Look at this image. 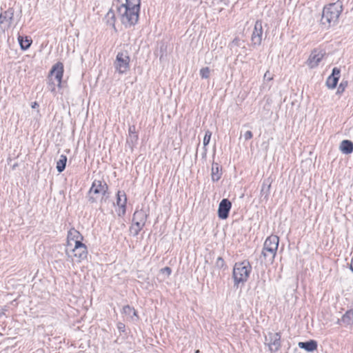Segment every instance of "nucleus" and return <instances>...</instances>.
<instances>
[{
  "label": "nucleus",
  "mask_w": 353,
  "mask_h": 353,
  "mask_svg": "<svg viewBox=\"0 0 353 353\" xmlns=\"http://www.w3.org/2000/svg\"><path fill=\"white\" fill-rule=\"evenodd\" d=\"M88 194V201L90 203H94L97 201L98 196L97 195H101L99 210L103 212L104 211L103 205L110 198V192H108V185L107 183L103 180L94 179Z\"/></svg>",
  "instance_id": "f257e3e1"
},
{
  "label": "nucleus",
  "mask_w": 353,
  "mask_h": 353,
  "mask_svg": "<svg viewBox=\"0 0 353 353\" xmlns=\"http://www.w3.org/2000/svg\"><path fill=\"white\" fill-rule=\"evenodd\" d=\"M343 10L342 2L339 1L325 6L321 19V24L327 28L336 25Z\"/></svg>",
  "instance_id": "f03ea898"
},
{
  "label": "nucleus",
  "mask_w": 353,
  "mask_h": 353,
  "mask_svg": "<svg viewBox=\"0 0 353 353\" xmlns=\"http://www.w3.org/2000/svg\"><path fill=\"white\" fill-rule=\"evenodd\" d=\"M117 12L122 24L125 28H130L137 23L140 10L121 4L117 8Z\"/></svg>",
  "instance_id": "7ed1b4c3"
},
{
  "label": "nucleus",
  "mask_w": 353,
  "mask_h": 353,
  "mask_svg": "<svg viewBox=\"0 0 353 353\" xmlns=\"http://www.w3.org/2000/svg\"><path fill=\"white\" fill-rule=\"evenodd\" d=\"M252 272V266L250 262L244 260L242 262H237L234 264L232 278L234 279V285L239 287L240 283H245Z\"/></svg>",
  "instance_id": "20e7f679"
},
{
  "label": "nucleus",
  "mask_w": 353,
  "mask_h": 353,
  "mask_svg": "<svg viewBox=\"0 0 353 353\" xmlns=\"http://www.w3.org/2000/svg\"><path fill=\"white\" fill-rule=\"evenodd\" d=\"M279 242V238L276 235H271L265 239L261 252V256L263 257L265 263L272 264L274 262Z\"/></svg>",
  "instance_id": "39448f33"
},
{
  "label": "nucleus",
  "mask_w": 353,
  "mask_h": 353,
  "mask_svg": "<svg viewBox=\"0 0 353 353\" xmlns=\"http://www.w3.org/2000/svg\"><path fill=\"white\" fill-rule=\"evenodd\" d=\"M68 238L74 240V247L71 249L74 256L77 258L79 261L85 259L88 256V249L86 245L81 241L83 236L77 230L72 229L68 232Z\"/></svg>",
  "instance_id": "423d86ee"
},
{
  "label": "nucleus",
  "mask_w": 353,
  "mask_h": 353,
  "mask_svg": "<svg viewBox=\"0 0 353 353\" xmlns=\"http://www.w3.org/2000/svg\"><path fill=\"white\" fill-rule=\"evenodd\" d=\"M130 58L127 51L119 52L116 56L113 65L119 74H126L130 69Z\"/></svg>",
  "instance_id": "0eeeda50"
},
{
  "label": "nucleus",
  "mask_w": 353,
  "mask_h": 353,
  "mask_svg": "<svg viewBox=\"0 0 353 353\" xmlns=\"http://www.w3.org/2000/svg\"><path fill=\"white\" fill-rule=\"evenodd\" d=\"M281 334L280 332H269L265 336V344L272 352H278L281 347Z\"/></svg>",
  "instance_id": "6e6552de"
},
{
  "label": "nucleus",
  "mask_w": 353,
  "mask_h": 353,
  "mask_svg": "<svg viewBox=\"0 0 353 353\" xmlns=\"http://www.w3.org/2000/svg\"><path fill=\"white\" fill-rule=\"evenodd\" d=\"M263 26L261 20H256L251 36V46L257 48L261 46L263 36Z\"/></svg>",
  "instance_id": "1a4fd4ad"
},
{
  "label": "nucleus",
  "mask_w": 353,
  "mask_h": 353,
  "mask_svg": "<svg viewBox=\"0 0 353 353\" xmlns=\"http://www.w3.org/2000/svg\"><path fill=\"white\" fill-rule=\"evenodd\" d=\"M232 207L231 202L228 199L221 200L219 205L218 216L221 219H225L228 217Z\"/></svg>",
  "instance_id": "9d476101"
},
{
  "label": "nucleus",
  "mask_w": 353,
  "mask_h": 353,
  "mask_svg": "<svg viewBox=\"0 0 353 353\" xmlns=\"http://www.w3.org/2000/svg\"><path fill=\"white\" fill-rule=\"evenodd\" d=\"M14 18V10L8 8L0 14V26L4 24V28L10 27Z\"/></svg>",
  "instance_id": "9b49d317"
},
{
  "label": "nucleus",
  "mask_w": 353,
  "mask_h": 353,
  "mask_svg": "<svg viewBox=\"0 0 353 353\" xmlns=\"http://www.w3.org/2000/svg\"><path fill=\"white\" fill-rule=\"evenodd\" d=\"M127 196L124 191L119 190L117 194V205L120 208L118 215L123 216L126 212Z\"/></svg>",
  "instance_id": "f8f14e48"
},
{
  "label": "nucleus",
  "mask_w": 353,
  "mask_h": 353,
  "mask_svg": "<svg viewBox=\"0 0 353 353\" xmlns=\"http://www.w3.org/2000/svg\"><path fill=\"white\" fill-rule=\"evenodd\" d=\"M63 64L61 62H57L54 64L50 70V74L54 75V78L57 80L58 87H61V80L63 75Z\"/></svg>",
  "instance_id": "ddd939ff"
},
{
  "label": "nucleus",
  "mask_w": 353,
  "mask_h": 353,
  "mask_svg": "<svg viewBox=\"0 0 353 353\" xmlns=\"http://www.w3.org/2000/svg\"><path fill=\"white\" fill-rule=\"evenodd\" d=\"M324 54L325 53L322 52V51H317L316 50H313L307 59V65L310 68L316 67L322 60Z\"/></svg>",
  "instance_id": "4468645a"
},
{
  "label": "nucleus",
  "mask_w": 353,
  "mask_h": 353,
  "mask_svg": "<svg viewBox=\"0 0 353 353\" xmlns=\"http://www.w3.org/2000/svg\"><path fill=\"white\" fill-rule=\"evenodd\" d=\"M341 70L338 68H334L332 69V74L327 77L326 80V85L330 89H334L336 88L339 77H340Z\"/></svg>",
  "instance_id": "2eb2a0df"
},
{
  "label": "nucleus",
  "mask_w": 353,
  "mask_h": 353,
  "mask_svg": "<svg viewBox=\"0 0 353 353\" xmlns=\"http://www.w3.org/2000/svg\"><path fill=\"white\" fill-rule=\"evenodd\" d=\"M272 180L270 178L265 179L261 185V199L262 201H268L270 194V188Z\"/></svg>",
  "instance_id": "dca6fc26"
},
{
  "label": "nucleus",
  "mask_w": 353,
  "mask_h": 353,
  "mask_svg": "<svg viewBox=\"0 0 353 353\" xmlns=\"http://www.w3.org/2000/svg\"><path fill=\"white\" fill-rule=\"evenodd\" d=\"M298 346L307 352H312L317 349L318 343L315 340L311 339L307 341L299 342Z\"/></svg>",
  "instance_id": "f3484780"
},
{
  "label": "nucleus",
  "mask_w": 353,
  "mask_h": 353,
  "mask_svg": "<svg viewBox=\"0 0 353 353\" xmlns=\"http://www.w3.org/2000/svg\"><path fill=\"white\" fill-rule=\"evenodd\" d=\"M338 324L343 323L345 326L352 325L353 324V310L350 309L345 312L341 319H338Z\"/></svg>",
  "instance_id": "a211bd4d"
},
{
  "label": "nucleus",
  "mask_w": 353,
  "mask_h": 353,
  "mask_svg": "<svg viewBox=\"0 0 353 353\" xmlns=\"http://www.w3.org/2000/svg\"><path fill=\"white\" fill-rule=\"evenodd\" d=\"M222 176V168L219 166L218 163L213 162L211 170L212 180L215 182L218 181Z\"/></svg>",
  "instance_id": "6ab92c4d"
},
{
  "label": "nucleus",
  "mask_w": 353,
  "mask_h": 353,
  "mask_svg": "<svg viewBox=\"0 0 353 353\" xmlns=\"http://www.w3.org/2000/svg\"><path fill=\"white\" fill-rule=\"evenodd\" d=\"M18 41L22 50H27L31 46L32 40L28 36L19 35Z\"/></svg>",
  "instance_id": "aec40b11"
},
{
  "label": "nucleus",
  "mask_w": 353,
  "mask_h": 353,
  "mask_svg": "<svg viewBox=\"0 0 353 353\" xmlns=\"http://www.w3.org/2000/svg\"><path fill=\"white\" fill-rule=\"evenodd\" d=\"M341 151L345 154H350L353 152V143L350 140H343L340 144Z\"/></svg>",
  "instance_id": "412c9836"
},
{
  "label": "nucleus",
  "mask_w": 353,
  "mask_h": 353,
  "mask_svg": "<svg viewBox=\"0 0 353 353\" xmlns=\"http://www.w3.org/2000/svg\"><path fill=\"white\" fill-rule=\"evenodd\" d=\"M148 214L143 210H137L132 217V221L145 223L148 219Z\"/></svg>",
  "instance_id": "4be33fe9"
},
{
  "label": "nucleus",
  "mask_w": 353,
  "mask_h": 353,
  "mask_svg": "<svg viewBox=\"0 0 353 353\" xmlns=\"http://www.w3.org/2000/svg\"><path fill=\"white\" fill-rule=\"evenodd\" d=\"M105 20L106 21V23L112 28H115V14L113 10L111 8L109 10L108 13L105 17Z\"/></svg>",
  "instance_id": "5701e85b"
},
{
  "label": "nucleus",
  "mask_w": 353,
  "mask_h": 353,
  "mask_svg": "<svg viewBox=\"0 0 353 353\" xmlns=\"http://www.w3.org/2000/svg\"><path fill=\"white\" fill-rule=\"evenodd\" d=\"M67 157L64 154H61L59 160L57 162L56 166V168L59 173L62 172L65 169Z\"/></svg>",
  "instance_id": "b1692460"
},
{
  "label": "nucleus",
  "mask_w": 353,
  "mask_h": 353,
  "mask_svg": "<svg viewBox=\"0 0 353 353\" xmlns=\"http://www.w3.org/2000/svg\"><path fill=\"white\" fill-rule=\"evenodd\" d=\"M123 313L130 319H133L134 316H137V311L129 305H125L123 307Z\"/></svg>",
  "instance_id": "393cba45"
},
{
  "label": "nucleus",
  "mask_w": 353,
  "mask_h": 353,
  "mask_svg": "<svg viewBox=\"0 0 353 353\" xmlns=\"http://www.w3.org/2000/svg\"><path fill=\"white\" fill-rule=\"evenodd\" d=\"M215 268L219 269V270H226L228 268V266L224 261V259L221 256H218L216 259L215 263H214Z\"/></svg>",
  "instance_id": "a878e982"
},
{
  "label": "nucleus",
  "mask_w": 353,
  "mask_h": 353,
  "mask_svg": "<svg viewBox=\"0 0 353 353\" xmlns=\"http://www.w3.org/2000/svg\"><path fill=\"white\" fill-rule=\"evenodd\" d=\"M123 4L135 8L137 10H140L141 0H125V3Z\"/></svg>",
  "instance_id": "bb28decb"
},
{
  "label": "nucleus",
  "mask_w": 353,
  "mask_h": 353,
  "mask_svg": "<svg viewBox=\"0 0 353 353\" xmlns=\"http://www.w3.org/2000/svg\"><path fill=\"white\" fill-rule=\"evenodd\" d=\"M202 79H208L210 77V70L208 67L202 68L199 71Z\"/></svg>",
  "instance_id": "cd10ccee"
},
{
  "label": "nucleus",
  "mask_w": 353,
  "mask_h": 353,
  "mask_svg": "<svg viewBox=\"0 0 353 353\" xmlns=\"http://www.w3.org/2000/svg\"><path fill=\"white\" fill-rule=\"evenodd\" d=\"M212 136V132L210 130H207L205 132L204 138H203V145L204 148H206V146L209 144L210 139Z\"/></svg>",
  "instance_id": "c85d7f7f"
},
{
  "label": "nucleus",
  "mask_w": 353,
  "mask_h": 353,
  "mask_svg": "<svg viewBox=\"0 0 353 353\" xmlns=\"http://www.w3.org/2000/svg\"><path fill=\"white\" fill-rule=\"evenodd\" d=\"M130 231L131 232V234H132V235L134 236H136L139 234V233L140 232L141 230L139 229L138 228H137L135 225H134L133 224L130 226Z\"/></svg>",
  "instance_id": "c756f323"
},
{
  "label": "nucleus",
  "mask_w": 353,
  "mask_h": 353,
  "mask_svg": "<svg viewBox=\"0 0 353 353\" xmlns=\"http://www.w3.org/2000/svg\"><path fill=\"white\" fill-rule=\"evenodd\" d=\"M346 85H347V82H345V83L341 82L339 84V86L338 87L336 94H341L342 92H343Z\"/></svg>",
  "instance_id": "7c9ffc66"
},
{
  "label": "nucleus",
  "mask_w": 353,
  "mask_h": 353,
  "mask_svg": "<svg viewBox=\"0 0 353 353\" xmlns=\"http://www.w3.org/2000/svg\"><path fill=\"white\" fill-rule=\"evenodd\" d=\"M129 133L132 135V138L134 139L135 140L138 139V135L135 132V127L134 126H130L129 128Z\"/></svg>",
  "instance_id": "2f4dec72"
},
{
  "label": "nucleus",
  "mask_w": 353,
  "mask_h": 353,
  "mask_svg": "<svg viewBox=\"0 0 353 353\" xmlns=\"http://www.w3.org/2000/svg\"><path fill=\"white\" fill-rule=\"evenodd\" d=\"M48 89L52 92H55V84L54 82L52 81V79H49Z\"/></svg>",
  "instance_id": "473e14b6"
},
{
  "label": "nucleus",
  "mask_w": 353,
  "mask_h": 353,
  "mask_svg": "<svg viewBox=\"0 0 353 353\" xmlns=\"http://www.w3.org/2000/svg\"><path fill=\"white\" fill-rule=\"evenodd\" d=\"M117 327L120 333L125 332V325L124 323L121 322H119L117 325Z\"/></svg>",
  "instance_id": "72a5a7b5"
},
{
  "label": "nucleus",
  "mask_w": 353,
  "mask_h": 353,
  "mask_svg": "<svg viewBox=\"0 0 353 353\" xmlns=\"http://www.w3.org/2000/svg\"><path fill=\"white\" fill-rule=\"evenodd\" d=\"M252 137H253V134L250 130L246 131L243 134V137L245 141H248V140L251 139L252 138Z\"/></svg>",
  "instance_id": "f704fd0d"
},
{
  "label": "nucleus",
  "mask_w": 353,
  "mask_h": 353,
  "mask_svg": "<svg viewBox=\"0 0 353 353\" xmlns=\"http://www.w3.org/2000/svg\"><path fill=\"white\" fill-rule=\"evenodd\" d=\"M133 222V225H135L137 228H138L139 229H140L141 230L143 228V227L145 226V223H143V222H139V221H132Z\"/></svg>",
  "instance_id": "c9c22d12"
},
{
  "label": "nucleus",
  "mask_w": 353,
  "mask_h": 353,
  "mask_svg": "<svg viewBox=\"0 0 353 353\" xmlns=\"http://www.w3.org/2000/svg\"><path fill=\"white\" fill-rule=\"evenodd\" d=\"M263 79L264 80H267V81H271L272 80L273 77L270 74V71L268 70L266 71V72L265 73L264 76H263Z\"/></svg>",
  "instance_id": "e433bc0d"
},
{
  "label": "nucleus",
  "mask_w": 353,
  "mask_h": 353,
  "mask_svg": "<svg viewBox=\"0 0 353 353\" xmlns=\"http://www.w3.org/2000/svg\"><path fill=\"white\" fill-rule=\"evenodd\" d=\"M161 272L163 273H166L169 276L172 273V270L169 267H165L164 268L161 269Z\"/></svg>",
  "instance_id": "4c0bfd02"
},
{
  "label": "nucleus",
  "mask_w": 353,
  "mask_h": 353,
  "mask_svg": "<svg viewBox=\"0 0 353 353\" xmlns=\"http://www.w3.org/2000/svg\"><path fill=\"white\" fill-rule=\"evenodd\" d=\"M232 44L236 46H241V40L239 38L236 37L232 40Z\"/></svg>",
  "instance_id": "58836bf2"
},
{
  "label": "nucleus",
  "mask_w": 353,
  "mask_h": 353,
  "mask_svg": "<svg viewBox=\"0 0 353 353\" xmlns=\"http://www.w3.org/2000/svg\"><path fill=\"white\" fill-rule=\"evenodd\" d=\"M207 156V148H204V151L202 153V158H206Z\"/></svg>",
  "instance_id": "ea45409f"
},
{
  "label": "nucleus",
  "mask_w": 353,
  "mask_h": 353,
  "mask_svg": "<svg viewBox=\"0 0 353 353\" xmlns=\"http://www.w3.org/2000/svg\"><path fill=\"white\" fill-rule=\"evenodd\" d=\"M349 268L350 271L353 273V257L352 258L351 264L350 265Z\"/></svg>",
  "instance_id": "a19ab883"
},
{
  "label": "nucleus",
  "mask_w": 353,
  "mask_h": 353,
  "mask_svg": "<svg viewBox=\"0 0 353 353\" xmlns=\"http://www.w3.org/2000/svg\"><path fill=\"white\" fill-rule=\"evenodd\" d=\"M37 106H39L38 103L37 102H34V104L32 105V108H36Z\"/></svg>",
  "instance_id": "79ce46f5"
},
{
  "label": "nucleus",
  "mask_w": 353,
  "mask_h": 353,
  "mask_svg": "<svg viewBox=\"0 0 353 353\" xmlns=\"http://www.w3.org/2000/svg\"><path fill=\"white\" fill-rule=\"evenodd\" d=\"M70 245V241L68 243V248L66 249V253L68 254V247Z\"/></svg>",
  "instance_id": "37998d69"
},
{
  "label": "nucleus",
  "mask_w": 353,
  "mask_h": 353,
  "mask_svg": "<svg viewBox=\"0 0 353 353\" xmlns=\"http://www.w3.org/2000/svg\"><path fill=\"white\" fill-rule=\"evenodd\" d=\"M194 353H200V351L199 350H196Z\"/></svg>",
  "instance_id": "c03bdc74"
}]
</instances>
